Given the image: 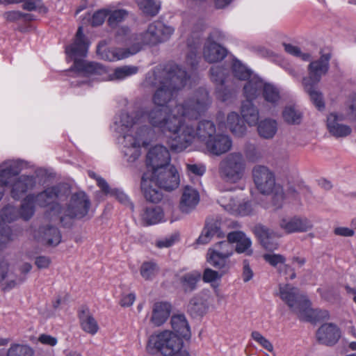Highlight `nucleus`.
Returning <instances> with one entry per match:
<instances>
[{
	"label": "nucleus",
	"instance_id": "f257e3e1",
	"mask_svg": "<svg viewBox=\"0 0 356 356\" xmlns=\"http://www.w3.org/2000/svg\"><path fill=\"white\" fill-rule=\"evenodd\" d=\"M189 81L190 76L187 72L173 63L168 64L165 67L157 66L146 74L145 83L157 88L152 96V102L159 107L137 111L131 115L127 112H122L119 120L115 122L116 131L120 135L118 140L122 145L124 158L128 163L135 162L141 154V147L149 145L147 136L152 129L147 125H143L146 120L149 121V112L153 109H163L167 113L171 112L175 106L170 109L164 106Z\"/></svg>",
	"mask_w": 356,
	"mask_h": 356
},
{
	"label": "nucleus",
	"instance_id": "f03ea898",
	"mask_svg": "<svg viewBox=\"0 0 356 356\" xmlns=\"http://www.w3.org/2000/svg\"><path fill=\"white\" fill-rule=\"evenodd\" d=\"M211 104L207 90L200 88L182 102L177 103L170 113L153 109L148 113L149 122L152 127L170 134L168 144L172 150L182 152L195 141L206 144L216 133V125L211 120L194 122Z\"/></svg>",
	"mask_w": 356,
	"mask_h": 356
},
{
	"label": "nucleus",
	"instance_id": "7ed1b4c3",
	"mask_svg": "<svg viewBox=\"0 0 356 356\" xmlns=\"http://www.w3.org/2000/svg\"><path fill=\"white\" fill-rule=\"evenodd\" d=\"M22 170V161L20 160H6L0 163V200L5 187H10V195L15 200L20 199L27 191L36 186V178L33 175H22L17 177Z\"/></svg>",
	"mask_w": 356,
	"mask_h": 356
},
{
	"label": "nucleus",
	"instance_id": "20e7f679",
	"mask_svg": "<svg viewBox=\"0 0 356 356\" xmlns=\"http://www.w3.org/2000/svg\"><path fill=\"white\" fill-rule=\"evenodd\" d=\"M88 47L89 43L83 33V28L79 26L73 42L65 47V53L68 58L74 60L73 67L76 71L88 76L104 75L106 70L102 65L79 59L86 56Z\"/></svg>",
	"mask_w": 356,
	"mask_h": 356
},
{
	"label": "nucleus",
	"instance_id": "39448f33",
	"mask_svg": "<svg viewBox=\"0 0 356 356\" xmlns=\"http://www.w3.org/2000/svg\"><path fill=\"white\" fill-rule=\"evenodd\" d=\"M279 296L291 311L304 321H312L315 317H328V312L314 310L311 308V302L300 293L298 288L289 284L279 286Z\"/></svg>",
	"mask_w": 356,
	"mask_h": 356
},
{
	"label": "nucleus",
	"instance_id": "423d86ee",
	"mask_svg": "<svg viewBox=\"0 0 356 356\" xmlns=\"http://www.w3.org/2000/svg\"><path fill=\"white\" fill-rule=\"evenodd\" d=\"M253 181L262 194L273 193L271 207L277 210L283 206L285 194L282 187L275 184L274 173L266 166L257 165L252 170Z\"/></svg>",
	"mask_w": 356,
	"mask_h": 356
},
{
	"label": "nucleus",
	"instance_id": "0eeeda50",
	"mask_svg": "<svg viewBox=\"0 0 356 356\" xmlns=\"http://www.w3.org/2000/svg\"><path fill=\"white\" fill-rule=\"evenodd\" d=\"M330 54H323L321 58L309 65V76L302 79V85L310 97L311 101L318 109L325 107L321 92L316 88L321 76L325 74L329 68Z\"/></svg>",
	"mask_w": 356,
	"mask_h": 356
},
{
	"label": "nucleus",
	"instance_id": "6e6552de",
	"mask_svg": "<svg viewBox=\"0 0 356 356\" xmlns=\"http://www.w3.org/2000/svg\"><path fill=\"white\" fill-rule=\"evenodd\" d=\"M173 32V28L165 26L159 21L150 24L147 31L140 34L131 33L128 29V36L134 47L132 53L137 54L145 44L154 45L166 41L172 35Z\"/></svg>",
	"mask_w": 356,
	"mask_h": 356
},
{
	"label": "nucleus",
	"instance_id": "1a4fd4ad",
	"mask_svg": "<svg viewBox=\"0 0 356 356\" xmlns=\"http://www.w3.org/2000/svg\"><path fill=\"white\" fill-rule=\"evenodd\" d=\"M245 171L246 161L240 152L230 153L219 163V176L227 184H238L244 179Z\"/></svg>",
	"mask_w": 356,
	"mask_h": 356
},
{
	"label": "nucleus",
	"instance_id": "9d476101",
	"mask_svg": "<svg viewBox=\"0 0 356 356\" xmlns=\"http://www.w3.org/2000/svg\"><path fill=\"white\" fill-rule=\"evenodd\" d=\"M183 346L182 339L175 332L164 330L150 335L146 348L149 353L159 352L163 356H173Z\"/></svg>",
	"mask_w": 356,
	"mask_h": 356
},
{
	"label": "nucleus",
	"instance_id": "9b49d317",
	"mask_svg": "<svg viewBox=\"0 0 356 356\" xmlns=\"http://www.w3.org/2000/svg\"><path fill=\"white\" fill-rule=\"evenodd\" d=\"M90 206V202L87 195L83 191H79L71 195L65 208H61L57 203L54 204L51 209L50 215L51 213L53 215L58 214L60 222L63 220V216L70 218H81L87 215Z\"/></svg>",
	"mask_w": 356,
	"mask_h": 356
},
{
	"label": "nucleus",
	"instance_id": "f8f14e48",
	"mask_svg": "<svg viewBox=\"0 0 356 356\" xmlns=\"http://www.w3.org/2000/svg\"><path fill=\"white\" fill-rule=\"evenodd\" d=\"M116 40L118 43L124 44L126 49L106 48L104 44L99 43L97 46V53L103 60L116 61L122 60L136 53H132L134 47L128 36V28L121 27L117 31Z\"/></svg>",
	"mask_w": 356,
	"mask_h": 356
},
{
	"label": "nucleus",
	"instance_id": "ddd939ff",
	"mask_svg": "<svg viewBox=\"0 0 356 356\" xmlns=\"http://www.w3.org/2000/svg\"><path fill=\"white\" fill-rule=\"evenodd\" d=\"M148 172L159 187L165 191L175 190L179 185V175L173 165L169 164Z\"/></svg>",
	"mask_w": 356,
	"mask_h": 356
},
{
	"label": "nucleus",
	"instance_id": "4468645a",
	"mask_svg": "<svg viewBox=\"0 0 356 356\" xmlns=\"http://www.w3.org/2000/svg\"><path fill=\"white\" fill-rule=\"evenodd\" d=\"M219 204L228 213L234 216H245L253 213L254 207L251 202L236 201L229 194L220 196L218 200Z\"/></svg>",
	"mask_w": 356,
	"mask_h": 356
},
{
	"label": "nucleus",
	"instance_id": "2eb2a0df",
	"mask_svg": "<svg viewBox=\"0 0 356 356\" xmlns=\"http://www.w3.org/2000/svg\"><path fill=\"white\" fill-rule=\"evenodd\" d=\"M170 155L168 149L163 145H155L149 149L147 154V171L161 168L170 164Z\"/></svg>",
	"mask_w": 356,
	"mask_h": 356
},
{
	"label": "nucleus",
	"instance_id": "dca6fc26",
	"mask_svg": "<svg viewBox=\"0 0 356 356\" xmlns=\"http://www.w3.org/2000/svg\"><path fill=\"white\" fill-rule=\"evenodd\" d=\"M279 226L286 234H292L307 232L312 229V224L307 218L295 216L282 218Z\"/></svg>",
	"mask_w": 356,
	"mask_h": 356
},
{
	"label": "nucleus",
	"instance_id": "f3484780",
	"mask_svg": "<svg viewBox=\"0 0 356 356\" xmlns=\"http://www.w3.org/2000/svg\"><path fill=\"white\" fill-rule=\"evenodd\" d=\"M140 188L145 200L149 202L157 203L163 198L161 187L151 177L149 172H145L141 179Z\"/></svg>",
	"mask_w": 356,
	"mask_h": 356
},
{
	"label": "nucleus",
	"instance_id": "a211bd4d",
	"mask_svg": "<svg viewBox=\"0 0 356 356\" xmlns=\"http://www.w3.org/2000/svg\"><path fill=\"white\" fill-rule=\"evenodd\" d=\"M204 145L211 154L220 156L231 149L232 141L229 136L216 133Z\"/></svg>",
	"mask_w": 356,
	"mask_h": 356
},
{
	"label": "nucleus",
	"instance_id": "6ab92c4d",
	"mask_svg": "<svg viewBox=\"0 0 356 356\" xmlns=\"http://www.w3.org/2000/svg\"><path fill=\"white\" fill-rule=\"evenodd\" d=\"M254 232L265 249L269 251L277 249V239L282 236L279 232L259 225L255 227Z\"/></svg>",
	"mask_w": 356,
	"mask_h": 356
},
{
	"label": "nucleus",
	"instance_id": "aec40b11",
	"mask_svg": "<svg viewBox=\"0 0 356 356\" xmlns=\"http://www.w3.org/2000/svg\"><path fill=\"white\" fill-rule=\"evenodd\" d=\"M316 337L320 343L326 346H333L340 339L341 330L334 323H325L318 328Z\"/></svg>",
	"mask_w": 356,
	"mask_h": 356
},
{
	"label": "nucleus",
	"instance_id": "412c9836",
	"mask_svg": "<svg viewBox=\"0 0 356 356\" xmlns=\"http://www.w3.org/2000/svg\"><path fill=\"white\" fill-rule=\"evenodd\" d=\"M344 117L336 113H330L327 118V127L330 133L337 137H346L350 134L351 128L342 123Z\"/></svg>",
	"mask_w": 356,
	"mask_h": 356
},
{
	"label": "nucleus",
	"instance_id": "4be33fe9",
	"mask_svg": "<svg viewBox=\"0 0 356 356\" xmlns=\"http://www.w3.org/2000/svg\"><path fill=\"white\" fill-rule=\"evenodd\" d=\"M140 220L143 225H153L168 220L165 218L163 209L159 206L145 207L140 214Z\"/></svg>",
	"mask_w": 356,
	"mask_h": 356
},
{
	"label": "nucleus",
	"instance_id": "5701e85b",
	"mask_svg": "<svg viewBox=\"0 0 356 356\" xmlns=\"http://www.w3.org/2000/svg\"><path fill=\"white\" fill-rule=\"evenodd\" d=\"M88 175L90 177L97 180V185L105 193L115 197L121 204L129 207L131 211L134 210L133 203L130 201L128 195L123 191L116 188L110 189L107 182L104 179L97 177L93 172H89Z\"/></svg>",
	"mask_w": 356,
	"mask_h": 356
},
{
	"label": "nucleus",
	"instance_id": "b1692460",
	"mask_svg": "<svg viewBox=\"0 0 356 356\" xmlns=\"http://www.w3.org/2000/svg\"><path fill=\"white\" fill-rule=\"evenodd\" d=\"M243 86V95L245 101L252 102L262 94L265 81L255 74H252L248 79Z\"/></svg>",
	"mask_w": 356,
	"mask_h": 356
},
{
	"label": "nucleus",
	"instance_id": "393cba45",
	"mask_svg": "<svg viewBox=\"0 0 356 356\" xmlns=\"http://www.w3.org/2000/svg\"><path fill=\"white\" fill-rule=\"evenodd\" d=\"M200 202L198 191L190 186H186L182 192L179 207L182 212L189 213L193 210Z\"/></svg>",
	"mask_w": 356,
	"mask_h": 356
},
{
	"label": "nucleus",
	"instance_id": "a878e982",
	"mask_svg": "<svg viewBox=\"0 0 356 356\" xmlns=\"http://www.w3.org/2000/svg\"><path fill=\"white\" fill-rule=\"evenodd\" d=\"M227 238L232 243L236 244L235 250L237 253H245L249 256L252 254V241L243 232L234 231L229 232Z\"/></svg>",
	"mask_w": 356,
	"mask_h": 356
},
{
	"label": "nucleus",
	"instance_id": "bb28decb",
	"mask_svg": "<svg viewBox=\"0 0 356 356\" xmlns=\"http://www.w3.org/2000/svg\"><path fill=\"white\" fill-rule=\"evenodd\" d=\"M227 55V50L208 38L204 44L203 49V56L204 59L209 63H216L222 60Z\"/></svg>",
	"mask_w": 356,
	"mask_h": 356
},
{
	"label": "nucleus",
	"instance_id": "cd10ccee",
	"mask_svg": "<svg viewBox=\"0 0 356 356\" xmlns=\"http://www.w3.org/2000/svg\"><path fill=\"white\" fill-rule=\"evenodd\" d=\"M171 305L168 302H156L152 306L150 322L154 326H161L168 320L171 312Z\"/></svg>",
	"mask_w": 356,
	"mask_h": 356
},
{
	"label": "nucleus",
	"instance_id": "c85d7f7f",
	"mask_svg": "<svg viewBox=\"0 0 356 356\" xmlns=\"http://www.w3.org/2000/svg\"><path fill=\"white\" fill-rule=\"evenodd\" d=\"M225 235L220 227V222L218 220H211L207 222L201 235L197 239V243L207 244L213 238H222L225 237Z\"/></svg>",
	"mask_w": 356,
	"mask_h": 356
},
{
	"label": "nucleus",
	"instance_id": "c756f323",
	"mask_svg": "<svg viewBox=\"0 0 356 356\" xmlns=\"http://www.w3.org/2000/svg\"><path fill=\"white\" fill-rule=\"evenodd\" d=\"M170 323L173 332L176 333L181 339H189L191 337L190 327L184 314L173 315Z\"/></svg>",
	"mask_w": 356,
	"mask_h": 356
},
{
	"label": "nucleus",
	"instance_id": "7c9ffc66",
	"mask_svg": "<svg viewBox=\"0 0 356 356\" xmlns=\"http://www.w3.org/2000/svg\"><path fill=\"white\" fill-rule=\"evenodd\" d=\"M207 259L212 266L219 269L222 273L227 272L232 266L229 257L217 251L208 250Z\"/></svg>",
	"mask_w": 356,
	"mask_h": 356
},
{
	"label": "nucleus",
	"instance_id": "2f4dec72",
	"mask_svg": "<svg viewBox=\"0 0 356 356\" xmlns=\"http://www.w3.org/2000/svg\"><path fill=\"white\" fill-rule=\"evenodd\" d=\"M59 190L57 186L47 188L44 191L34 194V202L40 207H47L51 204H54L58 197Z\"/></svg>",
	"mask_w": 356,
	"mask_h": 356
},
{
	"label": "nucleus",
	"instance_id": "473e14b6",
	"mask_svg": "<svg viewBox=\"0 0 356 356\" xmlns=\"http://www.w3.org/2000/svg\"><path fill=\"white\" fill-rule=\"evenodd\" d=\"M241 114L245 122L250 126H255L259 124V110L252 102L244 101L242 103Z\"/></svg>",
	"mask_w": 356,
	"mask_h": 356
},
{
	"label": "nucleus",
	"instance_id": "72a5a7b5",
	"mask_svg": "<svg viewBox=\"0 0 356 356\" xmlns=\"http://www.w3.org/2000/svg\"><path fill=\"white\" fill-rule=\"evenodd\" d=\"M79 318L81 327L83 331L92 335L98 332V323L87 308L79 312Z\"/></svg>",
	"mask_w": 356,
	"mask_h": 356
},
{
	"label": "nucleus",
	"instance_id": "f704fd0d",
	"mask_svg": "<svg viewBox=\"0 0 356 356\" xmlns=\"http://www.w3.org/2000/svg\"><path fill=\"white\" fill-rule=\"evenodd\" d=\"M264 101L272 106H277L281 102L280 89L275 85L265 82L262 91Z\"/></svg>",
	"mask_w": 356,
	"mask_h": 356
},
{
	"label": "nucleus",
	"instance_id": "c9c22d12",
	"mask_svg": "<svg viewBox=\"0 0 356 356\" xmlns=\"http://www.w3.org/2000/svg\"><path fill=\"white\" fill-rule=\"evenodd\" d=\"M226 127L236 136H243L247 131L246 126L241 121L239 115L236 112H231L227 118Z\"/></svg>",
	"mask_w": 356,
	"mask_h": 356
},
{
	"label": "nucleus",
	"instance_id": "e433bc0d",
	"mask_svg": "<svg viewBox=\"0 0 356 356\" xmlns=\"http://www.w3.org/2000/svg\"><path fill=\"white\" fill-rule=\"evenodd\" d=\"M41 236L39 240L52 246L58 245L61 241L60 231L55 227H41L40 229Z\"/></svg>",
	"mask_w": 356,
	"mask_h": 356
},
{
	"label": "nucleus",
	"instance_id": "4c0bfd02",
	"mask_svg": "<svg viewBox=\"0 0 356 356\" xmlns=\"http://www.w3.org/2000/svg\"><path fill=\"white\" fill-rule=\"evenodd\" d=\"M257 131L261 137L272 138L277 133V123L275 120L265 119L258 124Z\"/></svg>",
	"mask_w": 356,
	"mask_h": 356
},
{
	"label": "nucleus",
	"instance_id": "58836bf2",
	"mask_svg": "<svg viewBox=\"0 0 356 356\" xmlns=\"http://www.w3.org/2000/svg\"><path fill=\"white\" fill-rule=\"evenodd\" d=\"M138 72V68L134 65H123L114 69L113 73L108 75L111 81H122Z\"/></svg>",
	"mask_w": 356,
	"mask_h": 356
},
{
	"label": "nucleus",
	"instance_id": "ea45409f",
	"mask_svg": "<svg viewBox=\"0 0 356 356\" xmlns=\"http://www.w3.org/2000/svg\"><path fill=\"white\" fill-rule=\"evenodd\" d=\"M201 279V273L194 270L184 274L180 277V283L185 292H191L197 288V284Z\"/></svg>",
	"mask_w": 356,
	"mask_h": 356
},
{
	"label": "nucleus",
	"instance_id": "a19ab883",
	"mask_svg": "<svg viewBox=\"0 0 356 356\" xmlns=\"http://www.w3.org/2000/svg\"><path fill=\"white\" fill-rule=\"evenodd\" d=\"M35 206L37 205L34 202V194L26 195L18 210L20 218L25 220H29L35 213Z\"/></svg>",
	"mask_w": 356,
	"mask_h": 356
},
{
	"label": "nucleus",
	"instance_id": "79ce46f5",
	"mask_svg": "<svg viewBox=\"0 0 356 356\" xmlns=\"http://www.w3.org/2000/svg\"><path fill=\"white\" fill-rule=\"evenodd\" d=\"M140 10L146 16L156 15L161 8V3L156 0H136Z\"/></svg>",
	"mask_w": 356,
	"mask_h": 356
},
{
	"label": "nucleus",
	"instance_id": "37998d69",
	"mask_svg": "<svg viewBox=\"0 0 356 356\" xmlns=\"http://www.w3.org/2000/svg\"><path fill=\"white\" fill-rule=\"evenodd\" d=\"M188 310L192 316H202L207 310V305L202 298L197 296L191 299Z\"/></svg>",
	"mask_w": 356,
	"mask_h": 356
},
{
	"label": "nucleus",
	"instance_id": "c03bdc74",
	"mask_svg": "<svg viewBox=\"0 0 356 356\" xmlns=\"http://www.w3.org/2000/svg\"><path fill=\"white\" fill-rule=\"evenodd\" d=\"M140 273L145 280H152L159 273V267L152 261H145L140 268Z\"/></svg>",
	"mask_w": 356,
	"mask_h": 356
},
{
	"label": "nucleus",
	"instance_id": "a18cd8bd",
	"mask_svg": "<svg viewBox=\"0 0 356 356\" xmlns=\"http://www.w3.org/2000/svg\"><path fill=\"white\" fill-rule=\"evenodd\" d=\"M284 120L289 124H299L302 119L301 112L296 106H287L282 112Z\"/></svg>",
	"mask_w": 356,
	"mask_h": 356
},
{
	"label": "nucleus",
	"instance_id": "49530a36",
	"mask_svg": "<svg viewBox=\"0 0 356 356\" xmlns=\"http://www.w3.org/2000/svg\"><path fill=\"white\" fill-rule=\"evenodd\" d=\"M188 46L190 49V51L188 53L186 56V63L191 65V68H194L196 67L198 63V57H197V49L200 47V41L199 38L192 42L189 39L188 40Z\"/></svg>",
	"mask_w": 356,
	"mask_h": 356
},
{
	"label": "nucleus",
	"instance_id": "de8ad7c7",
	"mask_svg": "<svg viewBox=\"0 0 356 356\" xmlns=\"http://www.w3.org/2000/svg\"><path fill=\"white\" fill-rule=\"evenodd\" d=\"M232 72L234 76L240 80H246L253 74L249 69L238 60L233 61Z\"/></svg>",
	"mask_w": 356,
	"mask_h": 356
},
{
	"label": "nucleus",
	"instance_id": "09e8293b",
	"mask_svg": "<svg viewBox=\"0 0 356 356\" xmlns=\"http://www.w3.org/2000/svg\"><path fill=\"white\" fill-rule=\"evenodd\" d=\"M33 350L28 346L13 344L9 348L6 356H33Z\"/></svg>",
	"mask_w": 356,
	"mask_h": 356
},
{
	"label": "nucleus",
	"instance_id": "8fccbe9b",
	"mask_svg": "<svg viewBox=\"0 0 356 356\" xmlns=\"http://www.w3.org/2000/svg\"><path fill=\"white\" fill-rule=\"evenodd\" d=\"M209 250L217 251L220 254L230 257L234 253V247L232 243L228 239L227 241H220L214 245Z\"/></svg>",
	"mask_w": 356,
	"mask_h": 356
},
{
	"label": "nucleus",
	"instance_id": "3c124183",
	"mask_svg": "<svg viewBox=\"0 0 356 356\" xmlns=\"http://www.w3.org/2000/svg\"><path fill=\"white\" fill-rule=\"evenodd\" d=\"M227 70L222 66L215 65L210 69L211 79L213 82L219 83L221 87L225 83Z\"/></svg>",
	"mask_w": 356,
	"mask_h": 356
},
{
	"label": "nucleus",
	"instance_id": "603ef678",
	"mask_svg": "<svg viewBox=\"0 0 356 356\" xmlns=\"http://www.w3.org/2000/svg\"><path fill=\"white\" fill-rule=\"evenodd\" d=\"M1 218L3 222H10L20 218L19 211L12 205L4 207L1 211Z\"/></svg>",
	"mask_w": 356,
	"mask_h": 356
},
{
	"label": "nucleus",
	"instance_id": "864d4df0",
	"mask_svg": "<svg viewBox=\"0 0 356 356\" xmlns=\"http://www.w3.org/2000/svg\"><path fill=\"white\" fill-rule=\"evenodd\" d=\"M127 13L125 10L119 9L115 10H108V24L110 26L114 27L118 23L122 22L127 17Z\"/></svg>",
	"mask_w": 356,
	"mask_h": 356
},
{
	"label": "nucleus",
	"instance_id": "5fc2aeb1",
	"mask_svg": "<svg viewBox=\"0 0 356 356\" xmlns=\"http://www.w3.org/2000/svg\"><path fill=\"white\" fill-rule=\"evenodd\" d=\"M22 7L24 10L29 11L35 10L42 14H45L47 12V8L44 6L42 0H24Z\"/></svg>",
	"mask_w": 356,
	"mask_h": 356
},
{
	"label": "nucleus",
	"instance_id": "6e6d98bb",
	"mask_svg": "<svg viewBox=\"0 0 356 356\" xmlns=\"http://www.w3.org/2000/svg\"><path fill=\"white\" fill-rule=\"evenodd\" d=\"M177 233L172 234L156 241V246L159 248H166L173 245L179 240Z\"/></svg>",
	"mask_w": 356,
	"mask_h": 356
},
{
	"label": "nucleus",
	"instance_id": "4d7b16f0",
	"mask_svg": "<svg viewBox=\"0 0 356 356\" xmlns=\"http://www.w3.org/2000/svg\"><path fill=\"white\" fill-rule=\"evenodd\" d=\"M251 337L253 340L257 342L260 346H261L267 350L269 352H273V346L270 343V341L265 338L259 332L253 331L251 334Z\"/></svg>",
	"mask_w": 356,
	"mask_h": 356
},
{
	"label": "nucleus",
	"instance_id": "13d9d810",
	"mask_svg": "<svg viewBox=\"0 0 356 356\" xmlns=\"http://www.w3.org/2000/svg\"><path fill=\"white\" fill-rule=\"evenodd\" d=\"M283 46L284 47V50L288 54L301 58L303 60H309L311 58V56L309 54L304 53L302 54L297 46L293 45L291 44H283Z\"/></svg>",
	"mask_w": 356,
	"mask_h": 356
},
{
	"label": "nucleus",
	"instance_id": "bf43d9fd",
	"mask_svg": "<svg viewBox=\"0 0 356 356\" xmlns=\"http://www.w3.org/2000/svg\"><path fill=\"white\" fill-rule=\"evenodd\" d=\"M264 259L273 267H277L280 264H284L286 258L280 254H265Z\"/></svg>",
	"mask_w": 356,
	"mask_h": 356
},
{
	"label": "nucleus",
	"instance_id": "052dcab7",
	"mask_svg": "<svg viewBox=\"0 0 356 356\" xmlns=\"http://www.w3.org/2000/svg\"><path fill=\"white\" fill-rule=\"evenodd\" d=\"M222 275V273H218L211 268H207L203 273L202 280L206 283H211L220 280Z\"/></svg>",
	"mask_w": 356,
	"mask_h": 356
},
{
	"label": "nucleus",
	"instance_id": "680f3d73",
	"mask_svg": "<svg viewBox=\"0 0 356 356\" xmlns=\"http://www.w3.org/2000/svg\"><path fill=\"white\" fill-rule=\"evenodd\" d=\"M108 15V9H101L95 12L91 18V24L92 26H97L102 25L106 17Z\"/></svg>",
	"mask_w": 356,
	"mask_h": 356
},
{
	"label": "nucleus",
	"instance_id": "e2e57ef3",
	"mask_svg": "<svg viewBox=\"0 0 356 356\" xmlns=\"http://www.w3.org/2000/svg\"><path fill=\"white\" fill-rule=\"evenodd\" d=\"M186 169L189 173L197 176H202L206 172V166L204 164H188Z\"/></svg>",
	"mask_w": 356,
	"mask_h": 356
},
{
	"label": "nucleus",
	"instance_id": "0e129e2a",
	"mask_svg": "<svg viewBox=\"0 0 356 356\" xmlns=\"http://www.w3.org/2000/svg\"><path fill=\"white\" fill-rule=\"evenodd\" d=\"M27 15L23 14L19 11H9L3 14L4 18L9 22H15L21 18L26 17Z\"/></svg>",
	"mask_w": 356,
	"mask_h": 356
},
{
	"label": "nucleus",
	"instance_id": "69168bd1",
	"mask_svg": "<svg viewBox=\"0 0 356 356\" xmlns=\"http://www.w3.org/2000/svg\"><path fill=\"white\" fill-rule=\"evenodd\" d=\"M253 277V272L250 267L249 263L247 260L243 261V280L245 282L250 281Z\"/></svg>",
	"mask_w": 356,
	"mask_h": 356
},
{
	"label": "nucleus",
	"instance_id": "338daca9",
	"mask_svg": "<svg viewBox=\"0 0 356 356\" xmlns=\"http://www.w3.org/2000/svg\"><path fill=\"white\" fill-rule=\"evenodd\" d=\"M8 263L3 257H0V282L8 275Z\"/></svg>",
	"mask_w": 356,
	"mask_h": 356
},
{
	"label": "nucleus",
	"instance_id": "774afa93",
	"mask_svg": "<svg viewBox=\"0 0 356 356\" xmlns=\"http://www.w3.org/2000/svg\"><path fill=\"white\" fill-rule=\"evenodd\" d=\"M35 264L38 268H47L51 264V259L48 257L40 256L35 259Z\"/></svg>",
	"mask_w": 356,
	"mask_h": 356
}]
</instances>
